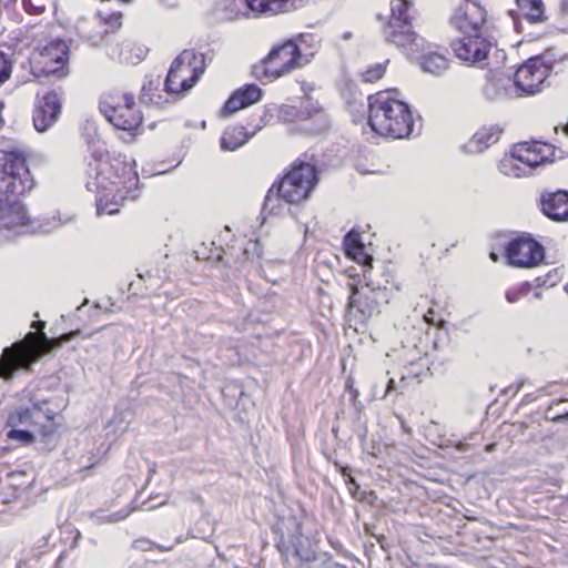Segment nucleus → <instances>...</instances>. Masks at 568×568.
<instances>
[{
	"label": "nucleus",
	"mask_w": 568,
	"mask_h": 568,
	"mask_svg": "<svg viewBox=\"0 0 568 568\" xmlns=\"http://www.w3.org/2000/svg\"><path fill=\"white\" fill-rule=\"evenodd\" d=\"M12 70V60L7 53L0 51V87L11 78Z\"/></svg>",
	"instance_id": "obj_41"
},
{
	"label": "nucleus",
	"mask_w": 568,
	"mask_h": 568,
	"mask_svg": "<svg viewBox=\"0 0 568 568\" xmlns=\"http://www.w3.org/2000/svg\"><path fill=\"white\" fill-rule=\"evenodd\" d=\"M408 385L409 384L407 382H405L404 384H402L400 382L398 384H396V382L393 378H390L387 384L385 394L387 395L393 392H399L400 394H404V392L406 390Z\"/></svg>",
	"instance_id": "obj_42"
},
{
	"label": "nucleus",
	"mask_w": 568,
	"mask_h": 568,
	"mask_svg": "<svg viewBox=\"0 0 568 568\" xmlns=\"http://www.w3.org/2000/svg\"><path fill=\"white\" fill-rule=\"evenodd\" d=\"M235 0H225L226 3H233Z\"/></svg>",
	"instance_id": "obj_48"
},
{
	"label": "nucleus",
	"mask_w": 568,
	"mask_h": 568,
	"mask_svg": "<svg viewBox=\"0 0 568 568\" xmlns=\"http://www.w3.org/2000/svg\"><path fill=\"white\" fill-rule=\"evenodd\" d=\"M148 48L135 40H124L119 47V59L128 65H136L148 54Z\"/></svg>",
	"instance_id": "obj_32"
},
{
	"label": "nucleus",
	"mask_w": 568,
	"mask_h": 568,
	"mask_svg": "<svg viewBox=\"0 0 568 568\" xmlns=\"http://www.w3.org/2000/svg\"><path fill=\"white\" fill-rule=\"evenodd\" d=\"M135 509L134 500L130 495H118L112 499L105 510L91 513L92 518L101 523H119L128 518Z\"/></svg>",
	"instance_id": "obj_27"
},
{
	"label": "nucleus",
	"mask_w": 568,
	"mask_h": 568,
	"mask_svg": "<svg viewBox=\"0 0 568 568\" xmlns=\"http://www.w3.org/2000/svg\"><path fill=\"white\" fill-rule=\"evenodd\" d=\"M368 125L378 135L394 140L407 139L414 130L415 120L410 105L397 90H382L369 94Z\"/></svg>",
	"instance_id": "obj_4"
},
{
	"label": "nucleus",
	"mask_w": 568,
	"mask_h": 568,
	"mask_svg": "<svg viewBox=\"0 0 568 568\" xmlns=\"http://www.w3.org/2000/svg\"><path fill=\"white\" fill-rule=\"evenodd\" d=\"M22 6L29 14H40L44 11V6H36L32 0H22Z\"/></svg>",
	"instance_id": "obj_43"
},
{
	"label": "nucleus",
	"mask_w": 568,
	"mask_h": 568,
	"mask_svg": "<svg viewBox=\"0 0 568 568\" xmlns=\"http://www.w3.org/2000/svg\"><path fill=\"white\" fill-rule=\"evenodd\" d=\"M143 94L151 104H154L159 108H164L178 101L173 100L172 97L168 93L166 97H164L159 88H153L152 82H150L149 85L143 87Z\"/></svg>",
	"instance_id": "obj_36"
},
{
	"label": "nucleus",
	"mask_w": 568,
	"mask_h": 568,
	"mask_svg": "<svg viewBox=\"0 0 568 568\" xmlns=\"http://www.w3.org/2000/svg\"><path fill=\"white\" fill-rule=\"evenodd\" d=\"M368 273V270L364 271V282L358 280L356 283L348 284V312L354 317H358L363 323L379 315L382 305L388 303L386 287L379 285L374 286Z\"/></svg>",
	"instance_id": "obj_12"
},
{
	"label": "nucleus",
	"mask_w": 568,
	"mask_h": 568,
	"mask_svg": "<svg viewBox=\"0 0 568 568\" xmlns=\"http://www.w3.org/2000/svg\"><path fill=\"white\" fill-rule=\"evenodd\" d=\"M83 178L85 187L97 193L99 215L119 213L124 201L136 197L139 174L120 155L93 152L85 158Z\"/></svg>",
	"instance_id": "obj_1"
},
{
	"label": "nucleus",
	"mask_w": 568,
	"mask_h": 568,
	"mask_svg": "<svg viewBox=\"0 0 568 568\" xmlns=\"http://www.w3.org/2000/svg\"><path fill=\"white\" fill-rule=\"evenodd\" d=\"M264 126L261 116L251 115L245 123H235L229 125L222 133L220 143L221 149L225 151H235L247 143Z\"/></svg>",
	"instance_id": "obj_20"
},
{
	"label": "nucleus",
	"mask_w": 568,
	"mask_h": 568,
	"mask_svg": "<svg viewBox=\"0 0 568 568\" xmlns=\"http://www.w3.org/2000/svg\"><path fill=\"white\" fill-rule=\"evenodd\" d=\"M70 48L65 41L55 39L37 45L30 54V72L36 78L55 77L67 78L69 67Z\"/></svg>",
	"instance_id": "obj_11"
},
{
	"label": "nucleus",
	"mask_w": 568,
	"mask_h": 568,
	"mask_svg": "<svg viewBox=\"0 0 568 568\" xmlns=\"http://www.w3.org/2000/svg\"><path fill=\"white\" fill-rule=\"evenodd\" d=\"M277 120L284 124L301 125L324 116L318 101L305 97L297 104H281L276 108Z\"/></svg>",
	"instance_id": "obj_18"
},
{
	"label": "nucleus",
	"mask_w": 568,
	"mask_h": 568,
	"mask_svg": "<svg viewBox=\"0 0 568 568\" xmlns=\"http://www.w3.org/2000/svg\"><path fill=\"white\" fill-rule=\"evenodd\" d=\"M519 159L515 155V145L513 146L510 154L504 156L498 163V170L501 174L511 178H523L527 175L526 170Z\"/></svg>",
	"instance_id": "obj_34"
},
{
	"label": "nucleus",
	"mask_w": 568,
	"mask_h": 568,
	"mask_svg": "<svg viewBox=\"0 0 568 568\" xmlns=\"http://www.w3.org/2000/svg\"><path fill=\"white\" fill-rule=\"evenodd\" d=\"M99 110L115 130L131 136L142 134L144 115L132 91L123 87L110 88L100 95Z\"/></svg>",
	"instance_id": "obj_6"
},
{
	"label": "nucleus",
	"mask_w": 568,
	"mask_h": 568,
	"mask_svg": "<svg viewBox=\"0 0 568 568\" xmlns=\"http://www.w3.org/2000/svg\"><path fill=\"white\" fill-rule=\"evenodd\" d=\"M345 256L365 267L372 268L373 257L366 253L359 232L351 230L343 240Z\"/></svg>",
	"instance_id": "obj_29"
},
{
	"label": "nucleus",
	"mask_w": 568,
	"mask_h": 568,
	"mask_svg": "<svg viewBox=\"0 0 568 568\" xmlns=\"http://www.w3.org/2000/svg\"><path fill=\"white\" fill-rule=\"evenodd\" d=\"M33 328L37 329V332H42L44 326H45V323L42 322V321H37V322H33L32 325H31Z\"/></svg>",
	"instance_id": "obj_45"
},
{
	"label": "nucleus",
	"mask_w": 568,
	"mask_h": 568,
	"mask_svg": "<svg viewBox=\"0 0 568 568\" xmlns=\"http://www.w3.org/2000/svg\"><path fill=\"white\" fill-rule=\"evenodd\" d=\"M425 323L428 326H433L447 332V320L446 312L444 308L437 306H430L423 315Z\"/></svg>",
	"instance_id": "obj_37"
},
{
	"label": "nucleus",
	"mask_w": 568,
	"mask_h": 568,
	"mask_svg": "<svg viewBox=\"0 0 568 568\" xmlns=\"http://www.w3.org/2000/svg\"><path fill=\"white\" fill-rule=\"evenodd\" d=\"M488 22V12L479 0H463L450 17V23L458 31L480 32Z\"/></svg>",
	"instance_id": "obj_16"
},
{
	"label": "nucleus",
	"mask_w": 568,
	"mask_h": 568,
	"mask_svg": "<svg viewBox=\"0 0 568 568\" xmlns=\"http://www.w3.org/2000/svg\"><path fill=\"white\" fill-rule=\"evenodd\" d=\"M389 60L367 65L358 74V79L365 84H375L379 82L386 74Z\"/></svg>",
	"instance_id": "obj_35"
},
{
	"label": "nucleus",
	"mask_w": 568,
	"mask_h": 568,
	"mask_svg": "<svg viewBox=\"0 0 568 568\" xmlns=\"http://www.w3.org/2000/svg\"><path fill=\"white\" fill-rule=\"evenodd\" d=\"M254 18H273L298 9L303 0H244Z\"/></svg>",
	"instance_id": "obj_25"
},
{
	"label": "nucleus",
	"mask_w": 568,
	"mask_h": 568,
	"mask_svg": "<svg viewBox=\"0 0 568 568\" xmlns=\"http://www.w3.org/2000/svg\"><path fill=\"white\" fill-rule=\"evenodd\" d=\"M467 33L450 44L456 57L471 64L486 60L490 52V42L480 32Z\"/></svg>",
	"instance_id": "obj_21"
},
{
	"label": "nucleus",
	"mask_w": 568,
	"mask_h": 568,
	"mask_svg": "<svg viewBox=\"0 0 568 568\" xmlns=\"http://www.w3.org/2000/svg\"><path fill=\"white\" fill-rule=\"evenodd\" d=\"M62 111V98L55 90L47 91L38 97L32 111V121L38 132L50 129L59 119Z\"/></svg>",
	"instance_id": "obj_19"
},
{
	"label": "nucleus",
	"mask_w": 568,
	"mask_h": 568,
	"mask_svg": "<svg viewBox=\"0 0 568 568\" xmlns=\"http://www.w3.org/2000/svg\"><path fill=\"white\" fill-rule=\"evenodd\" d=\"M7 109V104L3 100H0V129L4 126L6 120L3 116L4 110Z\"/></svg>",
	"instance_id": "obj_44"
},
{
	"label": "nucleus",
	"mask_w": 568,
	"mask_h": 568,
	"mask_svg": "<svg viewBox=\"0 0 568 568\" xmlns=\"http://www.w3.org/2000/svg\"><path fill=\"white\" fill-rule=\"evenodd\" d=\"M507 264L517 268H535L545 261V247L530 234L520 233L504 245Z\"/></svg>",
	"instance_id": "obj_13"
},
{
	"label": "nucleus",
	"mask_w": 568,
	"mask_h": 568,
	"mask_svg": "<svg viewBox=\"0 0 568 568\" xmlns=\"http://www.w3.org/2000/svg\"><path fill=\"white\" fill-rule=\"evenodd\" d=\"M532 291V284L529 282L519 283L505 292V298L508 303H517L528 296Z\"/></svg>",
	"instance_id": "obj_38"
},
{
	"label": "nucleus",
	"mask_w": 568,
	"mask_h": 568,
	"mask_svg": "<svg viewBox=\"0 0 568 568\" xmlns=\"http://www.w3.org/2000/svg\"><path fill=\"white\" fill-rule=\"evenodd\" d=\"M539 211L549 220L568 223V191H545L538 201Z\"/></svg>",
	"instance_id": "obj_24"
},
{
	"label": "nucleus",
	"mask_w": 568,
	"mask_h": 568,
	"mask_svg": "<svg viewBox=\"0 0 568 568\" xmlns=\"http://www.w3.org/2000/svg\"><path fill=\"white\" fill-rule=\"evenodd\" d=\"M341 474H342L344 477H348V478H349V481H354L353 477L351 476V474H349V471H348V468H346V467L341 468Z\"/></svg>",
	"instance_id": "obj_46"
},
{
	"label": "nucleus",
	"mask_w": 568,
	"mask_h": 568,
	"mask_svg": "<svg viewBox=\"0 0 568 568\" xmlns=\"http://www.w3.org/2000/svg\"><path fill=\"white\" fill-rule=\"evenodd\" d=\"M41 427H33L29 429L11 428L7 433V438L10 440H17L24 446L34 444L37 440L49 444L54 435H42L40 434Z\"/></svg>",
	"instance_id": "obj_33"
},
{
	"label": "nucleus",
	"mask_w": 568,
	"mask_h": 568,
	"mask_svg": "<svg viewBox=\"0 0 568 568\" xmlns=\"http://www.w3.org/2000/svg\"><path fill=\"white\" fill-rule=\"evenodd\" d=\"M36 185L22 152L0 151V197L20 199L29 194Z\"/></svg>",
	"instance_id": "obj_10"
},
{
	"label": "nucleus",
	"mask_w": 568,
	"mask_h": 568,
	"mask_svg": "<svg viewBox=\"0 0 568 568\" xmlns=\"http://www.w3.org/2000/svg\"><path fill=\"white\" fill-rule=\"evenodd\" d=\"M501 129L498 125H483L471 136L468 146L474 152H481L496 144L501 136Z\"/></svg>",
	"instance_id": "obj_31"
},
{
	"label": "nucleus",
	"mask_w": 568,
	"mask_h": 568,
	"mask_svg": "<svg viewBox=\"0 0 568 568\" xmlns=\"http://www.w3.org/2000/svg\"><path fill=\"white\" fill-rule=\"evenodd\" d=\"M6 424L11 428L19 426L27 428L41 427L40 434L42 435H55L58 429L54 417L37 405L10 410Z\"/></svg>",
	"instance_id": "obj_17"
},
{
	"label": "nucleus",
	"mask_w": 568,
	"mask_h": 568,
	"mask_svg": "<svg viewBox=\"0 0 568 568\" xmlns=\"http://www.w3.org/2000/svg\"><path fill=\"white\" fill-rule=\"evenodd\" d=\"M83 178L85 187L97 193L99 215L119 213L124 201L136 197L139 174L120 155L93 152L85 158Z\"/></svg>",
	"instance_id": "obj_2"
},
{
	"label": "nucleus",
	"mask_w": 568,
	"mask_h": 568,
	"mask_svg": "<svg viewBox=\"0 0 568 568\" xmlns=\"http://www.w3.org/2000/svg\"><path fill=\"white\" fill-rule=\"evenodd\" d=\"M80 537V531H77V537L75 539H78Z\"/></svg>",
	"instance_id": "obj_49"
},
{
	"label": "nucleus",
	"mask_w": 568,
	"mask_h": 568,
	"mask_svg": "<svg viewBox=\"0 0 568 568\" xmlns=\"http://www.w3.org/2000/svg\"><path fill=\"white\" fill-rule=\"evenodd\" d=\"M515 155L528 169L551 163L556 158L554 144L544 141H525L515 144Z\"/></svg>",
	"instance_id": "obj_22"
},
{
	"label": "nucleus",
	"mask_w": 568,
	"mask_h": 568,
	"mask_svg": "<svg viewBox=\"0 0 568 568\" xmlns=\"http://www.w3.org/2000/svg\"><path fill=\"white\" fill-rule=\"evenodd\" d=\"M206 69L205 57L194 49L183 50L171 63L164 91L173 100L183 99L200 81Z\"/></svg>",
	"instance_id": "obj_9"
},
{
	"label": "nucleus",
	"mask_w": 568,
	"mask_h": 568,
	"mask_svg": "<svg viewBox=\"0 0 568 568\" xmlns=\"http://www.w3.org/2000/svg\"><path fill=\"white\" fill-rule=\"evenodd\" d=\"M490 257L495 262L498 260V256L495 253H490Z\"/></svg>",
	"instance_id": "obj_47"
},
{
	"label": "nucleus",
	"mask_w": 568,
	"mask_h": 568,
	"mask_svg": "<svg viewBox=\"0 0 568 568\" xmlns=\"http://www.w3.org/2000/svg\"><path fill=\"white\" fill-rule=\"evenodd\" d=\"M551 67L540 57L529 58L514 73V85L520 97L535 95L544 90Z\"/></svg>",
	"instance_id": "obj_14"
},
{
	"label": "nucleus",
	"mask_w": 568,
	"mask_h": 568,
	"mask_svg": "<svg viewBox=\"0 0 568 568\" xmlns=\"http://www.w3.org/2000/svg\"><path fill=\"white\" fill-rule=\"evenodd\" d=\"M97 17L99 18L102 24L108 27L106 31H113L121 26L122 14L118 11L100 9L97 12Z\"/></svg>",
	"instance_id": "obj_39"
},
{
	"label": "nucleus",
	"mask_w": 568,
	"mask_h": 568,
	"mask_svg": "<svg viewBox=\"0 0 568 568\" xmlns=\"http://www.w3.org/2000/svg\"><path fill=\"white\" fill-rule=\"evenodd\" d=\"M78 332L49 338L43 332H29L26 337L3 349L0 358V377L10 378L18 368H26L38 357L60 347L75 337Z\"/></svg>",
	"instance_id": "obj_7"
},
{
	"label": "nucleus",
	"mask_w": 568,
	"mask_h": 568,
	"mask_svg": "<svg viewBox=\"0 0 568 568\" xmlns=\"http://www.w3.org/2000/svg\"><path fill=\"white\" fill-rule=\"evenodd\" d=\"M432 361L426 353H418L417 357H406L402 368L400 383L419 384L430 375Z\"/></svg>",
	"instance_id": "obj_28"
},
{
	"label": "nucleus",
	"mask_w": 568,
	"mask_h": 568,
	"mask_svg": "<svg viewBox=\"0 0 568 568\" xmlns=\"http://www.w3.org/2000/svg\"><path fill=\"white\" fill-rule=\"evenodd\" d=\"M0 225L14 234L36 233L40 227L39 221L29 215L27 207L12 197H0Z\"/></svg>",
	"instance_id": "obj_15"
},
{
	"label": "nucleus",
	"mask_w": 568,
	"mask_h": 568,
	"mask_svg": "<svg viewBox=\"0 0 568 568\" xmlns=\"http://www.w3.org/2000/svg\"><path fill=\"white\" fill-rule=\"evenodd\" d=\"M181 541H182V538L178 537L175 539V541L172 542L171 545H160V544H156V542H153L150 540H138L136 542L139 544V547L142 550H150V551L158 550L160 552H169V551L173 550V548Z\"/></svg>",
	"instance_id": "obj_40"
},
{
	"label": "nucleus",
	"mask_w": 568,
	"mask_h": 568,
	"mask_svg": "<svg viewBox=\"0 0 568 568\" xmlns=\"http://www.w3.org/2000/svg\"><path fill=\"white\" fill-rule=\"evenodd\" d=\"M296 556H298L300 558H302V556L300 555V552L296 550L295 551Z\"/></svg>",
	"instance_id": "obj_50"
},
{
	"label": "nucleus",
	"mask_w": 568,
	"mask_h": 568,
	"mask_svg": "<svg viewBox=\"0 0 568 568\" xmlns=\"http://www.w3.org/2000/svg\"><path fill=\"white\" fill-rule=\"evenodd\" d=\"M416 13L412 0H390V17L382 28L385 41L403 51H416L423 45V37L413 30Z\"/></svg>",
	"instance_id": "obj_8"
},
{
	"label": "nucleus",
	"mask_w": 568,
	"mask_h": 568,
	"mask_svg": "<svg viewBox=\"0 0 568 568\" xmlns=\"http://www.w3.org/2000/svg\"><path fill=\"white\" fill-rule=\"evenodd\" d=\"M311 34H297L274 44L267 54L253 64L252 75L263 83H273L307 65L316 54Z\"/></svg>",
	"instance_id": "obj_3"
},
{
	"label": "nucleus",
	"mask_w": 568,
	"mask_h": 568,
	"mask_svg": "<svg viewBox=\"0 0 568 568\" xmlns=\"http://www.w3.org/2000/svg\"><path fill=\"white\" fill-rule=\"evenodd\" d=\"M407 55L418 59V64L424 72L442 75L449 69V59L446 53L434 43L427 42L423 38V45L417 47L416 51H404Z\"/></svg>",
	"instance_id": "obj_23"
},
{
	"label": "nucleus",
	"mask_w": 568,
	"mask_h": 568,
	"mask_svg": "<svg viewBox=\"0 0 568 568\" xmlns=\"http://www.w3.org/2000/svg\"><path fill=\"white\" fill-rule=\"evenodd\" d=\"M318 180V171L315 165L295 160L267 190L263 202V212L277 213L278 206L274 203L275 201H282L290 205L304 203L310 199Z\"/></svg>",
	"instance_id": "obj_5"
},
{
	"label": "nucleus",
	"mask_w": 568,
	"mask_h": 568,
	"mask_svg": "<svg viewBox=\"0 0 568 568\" xmlns=\"http://www.w3.org/2000/svg\"><path fill=\"white\" fill-rule=\"evenodd\" d=\"M263 90L255 83L244 84L235 90L222 106L221 114L230 116L237 111L248 108L262 100Z\"/></svg>",
	"instance_id": "obj_26"
},
{
	"label": "nucleus",
	"mask_w": 568,
	"mask_h": 568,
	"mask_svg": "<svg viewBox=\"0 0 568 568\" xmlns=\"http://www.w3.org/2000/svg\"><path fill=\"white\" fill-rule=\"evenodd\" d=\"M517 13L530 24H542L549 20L544 0H515Z\"/></svg>",
	"instance_id": "obj_30"
}]
</instances>
